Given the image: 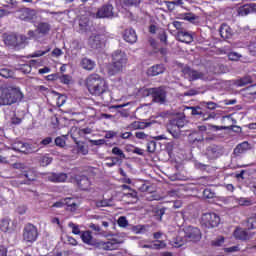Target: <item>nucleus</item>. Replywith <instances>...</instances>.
<instances>
[{"instance_id":"nucleus-36","label":"nucleus","mask_w":256,"mask_h":256,"mask_svg":"<svg viewBox=\"0 0 256 256\" xmlns=\"http://www.w3.org/2000/svg\"><path fill=\"white\" fill-rule=\"evenodd\" d=\"M0 75H1V77H4V79H9V78L13 77V71L8 68H1Z\"/></svg>"},{"instance_id":"nucleus-14","label":"nucleus","mask_w":256,"mask_h":256,"mask_svg":"<svg viewBox=\"0 0 256 256\" xmlns=\"http://www.w3.org/2000/svg\"><path fill=\"white\" fill-rule=\"evenodd\" d=\"M18 19L21 21H34V19H37V11L30 8H24L20 10Z\"/></svg>"},{"instance_id":"nucleus-41","label":"nucleus","mask_w":256,"mask_h":256,"mask_svg":"<svg viewBox=\"0 0 256 256\" xmlns=\"http://www.w3.org/2000/svg\"><path fill=\"white\" fill-rule=\"evenodd\" d=\"M68 227H70V229H72V233L74 235H81V229H79V225L73 223V222H70L68 224Z\"/></svg>"},{"instance_id":"nucleus-15","label":"nucleus","mask_w":256,"mask_h":256,"mask_svg":"<svg viewBox=\"0 0 256 256\" xmlns=\"http://www.w3.org/2000/svg\"><path fill=\"white\" fill-rule=\"evenodd\" d=\"M99 249H103V251H115L119 249V241L117 239H111L107 242L100 241L97 243Z\"/></svg>"},{"instance_id":"nucleus-39","label":"nucleus","mask_w":256,"mask_h":256,"mask_svg":"<svg viewBox=\"0 0 256 256\" xmlns=\"http://www.w3.org/2000/svg\"><path fill=\"white\" fill-rule=\"evenodd\" d=\"M251 13V10L249 8V4H246L242 7L239 8L238 14L241 15L242 17H245L246 15H249Z\"/></svg>"},{"instance_id":"nucleus-5","label":"nucleus","mask_w":256,"mask_h":256,"mask_svg":"<svg viewBox=\"0 0 256 256\" xmlns=\"http://www.w3.org/2000/svg\"><path fill=\"white\" fill-rule=\"evenodd\" d=\"M5 45L8 47H14L15 49H24L25 43H27V37L25 35L16 34H4L3 35Z\"/></svg>"},{"instance_id":"nucleus-40","label":"nucleus","mask_w":256,"mask_h":256,"mask_svg":"<svg viewBox=\"0 0 256 256\" xmlns=\"http://www.w3.org/2000/svg\"><path fill=\"white\" fill-rule=\"evenodd\" d=\"M112 153L113 155H117V157H119L118 159H125V153L119 147H114Z\"/></svg>"},{"instance_id":"nucleus-13","label":"nucleus","mask_w":256,"mask_h":256,"mask_svg":"<svg viewBox=\"0 0 256 256\" xmlns=\"http://www.w3.org/2000/svg\"><path fill=\"white\" fill-rule=\"evenodd\" d=\"M88 45L91 49H101L103 47V35L92 33L88 38Z\"/></svg>"},{"instance_id":"nucleus-49","label":"nucleus","mask_w":256,"mask_h":256,"mask_svg":"<svg viewBox=\"0 0 256 256\" xmlns=\"http://www.w3.org/2000/svg\"><path fill=\"white\" fill-rule=\"evenodd\" d=\"M157 147V143H155V141H150L148 144H147V151L149 153H155V149Z\"/></svg>"},{"instance_id":"nucleus-56","label":"nucleus","mask_w":256,"mask_h":256,"mask_svg":"<svg viewBox=\"0 0 256 256\" xmlns=\"http://www.w3.org/2000/svg\"><path fill=\"white\" fill-rule=\"evenodd\" d=\"M154 247L155 249H165V247H167V244H165V242L163 241H156Z\"/></svg>"},{"instance_id":"nucleus-44","label":"nucleus","mask_w":256,"mask_h":256,"mask_svg":"<svg viewBox=\"0 0 256 256\" xmlns=\"http://www.w3.org/2000/svg\"><path fill=\"white\" fill-rule=\"evenodd\" d=\"M203 196H204L206 199H213V197H215V192L211 191V189H209V188H206V189L203 191Z\"/></svg>"},{"instance_id":"nucleus-20","label":"nucleus","mask_w":256,"mask_h":256,"mask_svg":"<svg viewBox=\"0 0 256 256\" xmlns=\"http://www.w3.org/2000/svg\"><path fill=\"white\" fill-rule=\"evenodd\" d=\"M161 73H165V67L161 64L154 65L148 69V75H150V77H157V75H161Z\"/></svg>"},{"instance_id":"nucleus-25","label":"nucleus","mask_w":256,"mask_h":256,"mask_svg":"<svg viewBox=\"0 0 256 256\" xmlns=\"http://www.w3.org/2000/svg\"><path fill=\"white\" fill-rule=\"evenodd\" d=\"M80 65L82 69H85L86 71H93V69H95V61L89 58H83Z\"/></svg>"},{"instance_id":"nucleus-63","label":"nucleus","mask_w":256,"mask_h":256,"mask_svg":"<svg viewBox=\"0 0 256 256\" xmlns=\"http://www.w3.org/2000/svg\"><path fill=\"white\" fill-rule=\"evenodd\" d=\"M57 105H58V107L65 105V96H58Z\"/></svg>"},{"instance_id":"nucleus-46","label":"nucleus","mask_w":256,"mask_h":256,"mask_svg":"<svg viewBox=\"0 0 256 256\" xmlns=\"http://www.w3.org/2000/svg\"><path fill=\"white\" fill-rule=\"evenodd\" d=\"M228 58L230 59V61H239V59H241V54L237 52H230L228 54Z\"/></svg>"},{"instance_id":"nucleus-18","label":"nucleus","mask_w":256,"mask_h":256,"mask_svg":"<svg viewBox=\"0 0 256 256\" xmlns=\"http://www.w3.org/2000/svg\"><path fill=\"white\" fill-rule=\"evenodd\" d=\"M36 31L39 35H49L51 24H49V22H39Z\"/></svg>"},{"instance_id":"nucleus-43","label":"nucleus","mask_w":256,"mask_h":256,"mask_svg":"<svg viewBox=\"0 0 256 256\" xmlns=\"http://www.w3.org/2000/svg\"><path fill=\"white\" fill-rule=\"evenodd\" d=\"M58 79L60 80V83H63L64 85H69L71 83V76L67 74L58 76Z\"/></svg>"},{"instance_id":"nucleus-52","label":"nucleus","mask_w":256,"mask_h":256,"mask_svg":"<svg viewBox=\"0 0 256 256\" xmlns=\"http://www.w3.org/2000/svg\"><path fill=\"white\" fill-rule=\"evenodd\" d=\"M188 109H191L192 115H203V111H201V107L196 106V107H189Z\"/></svg>"},{"instance_id":"nucleus-23","label":"nucleus","mask_w":256,"mask_h":256,"mask_svg":"<svg viewBox=\"0 0 256 256\" xmlns=\"http://www.w3.org/2000/svg\"><path fill=\"white\" fill-rule=\"evenodd\" d=\"M79 29L82 33H87V31L91 30V22H89V18L84 17L79 20Z\"/></svg>"},{"instance_id":"nucleus-57","label":"nucleus","mask_w":256,"mask_h":256,"mask_svg":"<svg viewBox=\"0 0 256 256\" xmlns=\"http://www.w3.org/2000/svg\"><path fill=\"white\" fill-rule=\"evenodd\" d=\"M197 93H198L197 90L191 89L184 93V97H193L197 95Z\"/></svg>"},{"instance_id":"nucleus-11","label":"nucleus","mask_w":256,"mask_h":256,"mask_svg":"<svg viewBox=\"0 0 256 256\" xmlns=\"http://www.w3.org/2000/svg\"><path fill=\"white\" fill-rule=\"evenodd\" d=\"M115 13L113 12V5L105 4L100 7L96 13L97 19H113Z\"/></svg>"},{"instance_id":"nucleus-50","label":"nucleus","mask_w":256,"mask_h":256,"mask_svg":"<svg viewBox=\"0 0 256 256\" xmlns=\"http://www.w3.org/2000/svg\"><path fill=\"white\" fill-rule=\"evenodd\" d=\"M11 13H15V11L12 10H8V9H0V19H2V17H9V15H11Z\"/></svg>"},{"instance_id":"nucleus-32","label":"nucleus","mask_w":256,"mask_h":256,"mask_svg":"<svg viewBox=\"0 0 256 256\" xmlns=\"http://www.w3.org/2000/svg\"><path fill=\"white\" fill-rule=\"evenodd\" d=\"M64 205H67L69 211H76L77 209V203L73 198H65Z\"/></svg>"},{"instance_id":"nucleus-19","label":"nucleus","mask_w":256,"mask_h":256,"mask_svg":"<svg viewBox=\"0 0 256 256\" xmlns=\"http://www.w3.org/2000/svg\"><path fill=\"white\" fill-rule=\"evenodd\" d=\"M220 37L222 39H231L233 36V31L231 30V27L227 24H222L220 29H219Z\"/></svg>"},{"instance_id":"nucleus-60","label":"nucleus","mask_w":256,"mask_h":256,"mask_svg":"<svg viewBox=\"0 0 256 256\" xmlns=\"http://www.w3.org/2000/svg\"><path fill=\"white\" fill-rule=\"evenodd\" d=\"M159 39L162 43H167V33L163 31L159 34Z\"/></svg>"},{"instance_id":"nucleus-61","label":"nucleus","mask_w":256,"mask_h":256,"mask_svg":"<svg viewBox=\"0 0 256 256\" xmlns=\"http://www.w3.org/2000/svg\"><path fill=\"white\" fill-rule=\"evenodd\" d=\"M4 9H7L8 11H14L15 13V4L13 2H10V4L4 5Z\"/></svg>"},{"instance_id":"nucleus-8","label":"nucleus","mask_w":256,"mask_h":256,"mask_svg":"<svg viewBox=\"0 0 256 256\" xmlns=\"http://www.w3.org/2000/svg\"><path fill=\"white\" fill-rule=\"evenodd\" d=\"M39 237V231L33 224H27L23 229V241L26 243H35Z\"/></svg>"},{"instance_id":"nucleus-21","label":"nucleus","mask_w":256,"mask_h":256,"mask_svg":"<svg viewBox=\"0 0 256 256\" xmlns=\"http://www.w3.org/2000/svg\"><path fill=\"white\" fill-rule=\"evenodd\" d=\"M124 39L127 43H137V33L132 28L126 29L124 31Z\"/></svg>"},{"instance_id":"nucleus-3","label":"nucleus","mask_w":256,"mask_h":256,"mask_svg":"<svg viewBox=\"0 0 256 256\" xmlns=\"http://www.w3.org/2000/svg\"><path fill=\"white\" fill-rule=\"evenodd\" d=\"M127 54L121 50H116L112 54V64L108 68V74L110 76L117 75L127 67Z\"/></svg>"},{"instance_id":"nucleus-38","label":"nucleus","mask_w":256,"mask_h":256,"mask_svg":"<svg viewBox=\"0 0 256 256\" xmlns=\"http://www.w3.org/2000/svg\"><path fill=\"white\" fill-rule=\"evenodd\" d=\"M53 162V158L49 157V155L42 156L40 159V163L42 167H47V165H51Z\"/></svg>"},{"instance_id":"nucleus-45","label":"nucleus","mask_w":256,"mask_h":256,"mask_svg":"<svg viewBox=\"0 0 256 256\" xmlns=\"http://www.w3.org/2000/svg\"><path fill=\"white\" fill-rule=\"evenodd\" d=\"M225 243V238L223 236L218 237L216 240L212 241L214 247H221Z\"/></svg>"},{"instance_id":"nucleus-62","label":"nucleus","mask_w":256,"mask_h":256,"mask_svg":"<svg viewBox=\"0 0 256 256\" xmlns=\"http://www.w3.org/2000/svg\"><path fill=\"white\" fill-rule=\"evenodd\" d=\"M135 233H143L145 231V226L143 225H138L134 227Z\"/></svg>"},{"instance_id":"nucleus-7","label":"nucleus","mask_w":256,"mask_h":256,"mask_svg":"<svg viewBox=\"0 0 256 256\" xmlns=\"http://www.w3.org/2000/svg\"><path fill=\"white\" fill-rule=\"evenodd\" d=\"M201 223L204 227L208 229H213V227H218L221 223V218L216 213H204L201 217Z\"/></svg>"},{"instance_id":"nucleus-58","label":"nucleus","mask_w":256,"mask_h":256,"mask_svg":"<svg viewBox=\"0 0 256 256\" xmlns=\"http://www.w3.org/2000/svg\"><path fill=\"white\" fill-rule=\"evenodd\" d=\"M135 137L137 139H147L149 135L145 134V132H136Z\"/></svg>"},{"instance_id":"nucleus-35","label":"nucleus","mask_w":256,"mask_h":256,"mask_svg":"<svg viewBox=\"0 0 256 256\" xmlns=\"http://www.w3.org/2000/svg\"><path fill=\"white\" fill-rule=\"evenodd\" d=\"M95 205L98 209H101V207H111V200L109 199L97 200L95 201Z\"/></svg>"},{"instance_id":"nucleus-59","label":"nucleus","mask_w":256,"mask_h":256,"mask_svg":"<svg viewBox=\"0 0 256 256\" xmlns=\"http://www.w3.org/2000/svg\"><path fill=\"white\" fill-rule=\"evenodd\" d=\"M50 143H53L52 137H46L40 142L41 145H49Z\"/></svg>"},{"instance_id":"nucleus-48","label":"nucleus","mask_w":256,"mask_h":256,"mask_svg":"<svg viewBox=\"0 0 256 256\" xmlns=\"http://www.w3.org/2000/svg\"><path fill=\"white\" fill-rule=\"evenodd\" d=\"M118 225L119 227H127V225H129V221H127V217L121 216L118 219Z\"/></svg>"},{"instance_id":"nucleus-34","label":"nucleus","mask_w":256,"mask_h":256,"mask_svg":"<svg viewBox=\"0 0 256 256\" xmlns=\"http://www.w3.org/2000/svg\"><path fill=\"white\" fill-rule=\"evenodd\" d=\"M187 241H189V239H186L185 236H178L173 243V247H183V245H185Z\"/></svg>"},{"instance_id":"nucleus-1","label":"nucleus","mask_w":256,"mask_h":256,"mask_svg":"<svg viewBox=\"0 0 256 256\" xmlns=\"http://www.w3.org/2000/svg\"><path fill=\"white\" fill-rule=\"evenodd\" d=\"M85 85L91 95L100 97L103 93H107V82L99 74H90L85 81Z\"/></svg>"},{"instance_id":"nucleus-42","label":"nucleus","mask_w":256,"mask_h":256,"mask_svg":"<svg viewBox=\"0 0 256 256\" xmlns=\"http://www.w3.org/2000/svg\"><path fill=\"white\" fill-rule=\"evenodd\" d=\"M49 51H51V48H48V49H46V50H44V51H42V50H37V51H35L34 53H32L30 57H32V58H35V57H43V55H47V53H49Z\"/></svg>"},{"instance_id":"nucleus-12","label":"nucleus","mask_w":256,"mask_h":256,"mask_svg":"<svg viewBox=\"0 0 256 256\" xmlns=\"http://www.w3.org/2000/svg\"><path fill=\"white\" fill-rule=\"evenodd\" d=\"M185 239H188V241H192V243H197L198 241H201V230H199V228L197 227L189 226L185 232Z\"/></svg>"},{"instance_id":"nucleus-54","label":"nucleus","mask_w":256,"mask_h":256,"mask_svg":"<svg viewBox=\"0 0 256 256\" xmlns=\"http://www.w3.org/2000/svg\"><path fill=\"white\" fill-rule=\"evenodd\" d=\"M20 70L22 71V73L29 74V73L31 72V65H29V64H23V65L20 67Z\"/></svg>"},{"instance_id":"nucleus-53","label":"nucleus","mask_w":256,"mask_h":256,"mask_svg":"<svg viewBox=\"0 0 256 256\" xmlns=\"http://www.w3.org/2000/svg\"><path fill=\"white\" fill-rule=\"evenodd\" d=\"M204 105H206L207 109H210V111H214V109H217L219 105L215 102H204Z\"/></svg>"},{"instance_id":"nucleus-26","label":"nucleus","mask_w":256,"mask_h":256,"mask_svg":"<svg viewBox=\"0 0 256 256\" xmlns=\"http://www.w3.org/2000/svg\"><path fill=\"white\" fill-rule=\"evenodd\" d=\"M234 237L236 239H240L241 241H247V239H249V233H247V230L238 228L234 231Z\"/></svg>"},{"instance_id":"nucleus-55","label":"nucleus","mask_w":256,"mask_h":256,"mask_svg":"<svg viewBox=\"0 0 256 256\" xmlns=\"http://www.w3.org/2000/svg\"><path fill=\"white\" fill-rule=\"evenodd\" d=\"M119 161H120L119 157H112L111 162H108L106 165L108 167H115V165H117V163H119Z\"/></svg>"},{"instance_id":"nucleus-16","label":"nucleus","mask_w":256,"mask_h":256,"mask_svg":"<svg viewBox=\"0 0 256 256\" xmlns=\"http://www.w3.org/2000/svg\"><path fill=\"white\" fill-rule=\"evenodd\" d=\"M12 149L14 151H18L19 153H25V155H29V153H33V148H31V145L23 142H15L12 145Z\"/></svg>"},{"instance_id":"nucleus-17","label":"nucleus","mask_w":256,"mask_h":256,"mask_svg":"<svg viewBox=\"0 0 256 256\" xmlns=\"http://www.w3.org/2000/svg\"><path fill=\"white\" fill-rule=\"evenodd\" d=\"M50 183H65L67 181L66 173H50L46 177Z\"/></svg>"},{"instance_id":"nucleus-9","label":"nucleus","mask_w":256,"mask_h":256,"mask_svg":"<svg viewBox=\"0 0 256 256\" xmlns=\"http://www.w3.org/2000/svg\"><path fill=\"white\" fill-rule=\"evenodd\" d=\"M223 153H225L223 146L212 144L206 148L205 156L210 161H213V160L219 159V157L223 156Z\"/></svg>"},{"instance_id":"nucleus-6","label":"nucleus","mask_w":256,"mask_h":256,"mask_svg":"<svg viewBox=\"0 0 256 256\" xmlns=\"http://www.w3.org/2000/svg\"><path fill=\"white\" fill-rule=\"evenodd\" d=\"M144 95H146V97L151 95L154 103H160V105H163L167 99V92L163 87L145 89Z\"/></svg>"},{"instance_id":"nucleus-27","label":"nucleus","mask_w":256,"mask_h":256,"mask_svg":"<svg viewBox=\"0 0 256 256\" xmlns=\"http://www.w3.org/2000/svg\"><path fill=\"white\" fill-rule=\"evenodd\" d=\"M81 239L83 243H86V245H94L93 235H91V231L82 232Z\"/></svg>"},{"instance_id":"nucleus-47","label":"nucleus","mask_w":256,"mask_h":256,"mask_svg":"<svg viewBox=\"0 0 256 256\" xmlns=\"http://www.w3.org/2000/svg\"><path fill=\"white\" fill-rule=\"evenodd\" d=\"M124 4L127 5L128 7H137L139 3H141V0H123Z\"/></svg>"},{"instance_id":"nucleus-51","label":"nucleus","mask_w":256,"mask_h":256,"mask_svg":"<svg viewBox=\"0 0 256 256\" xmlns=\"http://www.w3.org/2000/svg\"><path fill=\"white\" fill-rule=\"evenodd\" d=\"M239 205H242L244 207H249V206L253 205V202H251V200H249L247 198H241L239 200Z\"/></svg>"},{"instance_id":"nucleus-64","label":"nucleus","mask_w":256,"mask_h":256,"mask_svg":"<svg viewBox=\"0 0 256 256\" xmlns=\"http://www.w3.org/2000/svg\"><path fill=\"white\" fill-rule=\"evenodd\" d=\"M250 8V13H256V4L255 3H250L248 4Z\"/></svg>"},{"instance_id":"nucleus-10","label":"nucleus","mask_w":256,"mask_h":256,"mask_svg":"<svg viewBox=\"0 0 256 256\" xmlns=\"http://www.w3.org/2000/svg\"><path fill=\"white\" fill-rule=\"evenodd\" d=\"M182 73L185 77H187V79H189V81H197V79H202L205 81V79H207V75L205 73L191 69L189 67L183 68Z\"/></svg>"},{"instance_id":"nucleus-28","label":"nucleus","mask_w":256,"mask_h":256,"mask_svg":"<svg viewBox=\"0 0 256 256\" xmlns=\"http://www.w3.org/2000/svg\"><path fill=\"white\" fill-rule=\"evenodd\" d=\"M151 126V122H139V121H134L130 124V129H147V127Z\"/></svg>"},{"instance_id":"nucleus-4","label":"nucleus","mask_w":256,"mask_h":256,"mask_svg":"<svg viewBox=\"0 0 256 256\" xmlns=\"http://www.w3.org/2000/svg\"><path fill=\"white\" fill-rule=\"evenodd\" d=\"M187 125V119H185V114H178L172 120H170L167 131L174 137V139H179L181 137V129Z\"/></svg>"},{"instance_id":"nucleus-29","label":"nucleus","mask_w":256,"mask_h":256,"mask_svg":"<svg viewBox=\"0 0 256 256\" xmlns=\"http://www.w3.org/2000/svg\"><path fill=\"white\" fill-rule=\"evenodd\" d=\"M249 149V142H242L236 146L234 149L235 155H241V153H245Z\"/></svg>"},{"instance_id":"nucleus-33","label":"nucleus","mask_w":256,"mask_h":256,"mask_svg":"<svg viewBox=\"0 0 256 256\" xmlns=\"http://www.w3.org/2000/svg\"><path fill=\"white\" fill-rule=\"evenodd\" d=\"M65 139H67V135L62 137L58 136L56 137L54 143L57 147H60L61 149H63L67 145V142H65Z\"/></svg>"},{"instance_id":"nucleus-2","label":"nucleus","mask_w":256,"mask_h":256,"mask_svg":"<svg viewBox=\"0 0 256 256\" xmlns=\"http://www.w3.org/2000/svg\"><path fill=\"white\" fill-rule=\"evenodd\" d=\"M23 99V93L17 87L0 86V105H15L17 101Z\"/></svg>"},{"instance_id":"nucleus-31","label":"nucleus","mask_w":256,"mask_h":256,"mask_svg":"<svg viewBox=\"0 0 256 256\" xmlns=\"http://www.w3.org/2000/svg\"><path fill=\"white\" fill-rule=\"evenodd\" d=\"M253 83V79L251 76H245L243 78H240L239 80H236L235 85L237 87H245V85H249Z\"/></svg>"},{"instance_id":"nucleus-22","label":"nucleus","mask_w":256,"mask_h":256,"mask_svg":"<svg viewBox=\"0 0 256 256\" xmlns=\"http://www.w3.org/2000/svg\"><path fill=\"white\" fill-rule=\"evenodd\" d=\"M178 41H181V43H193V35L189 32L180 31L177 34Z\"/></svg>"},{"instance_id":"nucleus-37","label":"nucleus","mask_w":256,"mask_h":256,"mask_svg":"<svg viewBox=\"0 0 256 256\" xmlns=\"http://www.w3.org/2000/svg\"><path fill=\"white\" fill-rule=\"evenodd\" d=\"M246 227L248 229H256V214L248 218L246 222Z\"/></svg>"},{"instance_id":"nucleus-30","label":"nucleus","mask_w":256,"mask_h":256,"mask_svg":"<svg viewBox=\"0 0 256 256\" xmlns=\"http://www.w3.org/2000/svg\"><path fill=\"white\" fill-rule=\"evenodd\" d=\"M0 229L4 232L7 233L8 231H11V220L9 218H3L0 221Z\"/></svg>"},{"instance_id":"nucleus-24","label":"nucleus","mask_w":256,"mask_h":256,"mask_svg":"<svg viewBox=\"0 0 256 256\" xmlns=\"http://www.w3.org/2000/svg\"><path fill=\"white\" fill-rule=\"evenodd\" d=\"M77 185L80 189H82V191H87L91 185V182L87 176H81L77 179Z\"/></svg>"}]
</instances>
